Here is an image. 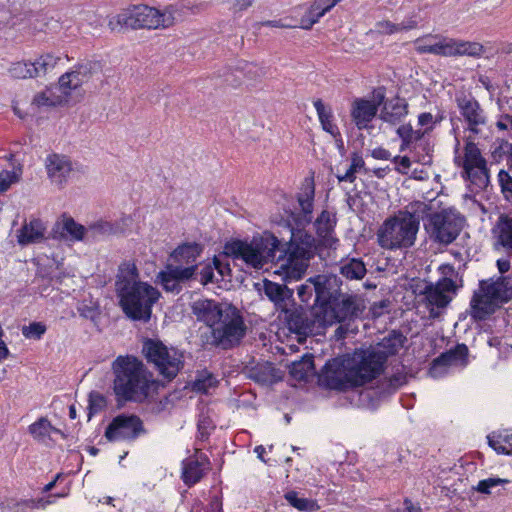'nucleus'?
<instances>
[{"mask_svg":"<svg viewBox=\"0 0 512 512\" xmlns=\"http://www.w3.org/2000/svg\"><path fill=\"white\" fill-rule=\"evenodd\" d=\"M456 101L469 130L475 134L479 133V126L486 123L484 111L480 104L474 98L467 96L458 97Z\"/></svg>","mask_w":512,"mask_h":512,"instance_id":"18","label":"nucleus"},{"mask_svg":"<svg viewBox=\"0 0 512 512\" xmlns=\"http://www.w3.org/2000/svg\"><path fill=\"white\" fill-rule=\"evenodd\" d=\"M143 421L137 415L121 414L112 419L104 436L109 441H131L145 434Z\"/></svg>","mask_w":512,"mask_h":512,"instance_id":"14","label":"nucleus"},{"mask_svg":"<svg viewBox=\"0 0 512 512\" xmlns=\"http://www.w3.org/2000/svg\"><path fill=\"white\" fill-rule=\"evenodd\" d=\"M467 178L479 189H485L489 184L488 168H472V170H464Z\"/></svg>","mask_w":512,"mask_h":512,"instance_id":"45","label":"nucleus"},{"mask_svg":"<svg viewBox=\"0 0 512 512\" xmlns=\"http://www.w3.org/2000/svg\"><path fill=\"white\" fill-rule=\"evenodd\" d=\"M208 469V459L202 453L185 459L182 469L183 482L188 486L198 483Z\"/></svg>","mask_w":512,"mask_h":512,"instance_id":"22","label":"nucleus"},{"mask_svg":"<svg viewBox=\"0 0 512 512\" xmlns=\"http://www.w3.org/2000/svg\"><path fill=\"white\" fill-rule=\"evenodd\" d=\"M512 299V276L501 275L496 279L482 280L471 299V316L477 320L486 319L501 303Z\"/></svg>","mask_w":512,"mask_h":512,"instance_id":"6","label":"nucleus"},{"mask_svg":"<svg viewBox=\"0 0 512 512\" xmlns=\"http://www.w3.org/2000/svg\"><path fill=\"white\" fill-rule=\"evenodd\" d=\"M88 74L87 67L81 66L77 70L65 73L60 77L57 88L61 91V96L64 97L65 102H67L70 92L80 87L88 79Z\"/></svg>","mask_w":512,"mask_h":512,"instance_id":"24","label":"nucleus"},{"mask_svg":"<svg viewBox=\"0 0 512 512\" xmlns=\"http://www.w3.org/2000/svg\"><path fill=\"white\" fill-rule=\"evenodd\" d=\"M314 279L315 277H310L305 283L298 286L297 294L302 302H308L313 294L316 295V281Z\"/></svg>","mask_w":512,"mask_h":512,"instance_id":"52","label":"nucleus"},{"mask_svg":"<svg viewBox=\"0 0 512 512\" xmlns=\"http://www.w3.org/2000/svg\"><path fill=\"white\" fill-rule=\"evenodd\" d=\"M19 180L14 171H3L0 173V192L7 191L10 186Z\"/></svg>","mask_w":512,"mask_h":512,"instance_id":"58","label":"nucleus"},{"mask_svg":"<svg viewBox=\"0 0 512 512\" xmlns=\"http://www.w3.org/2000/svg\"><path fill=\"white\" fill-rule=\"evenodd\" d=\"M113 390L118 400L142 402L155 381L142 361L130 355L118 356L112 363Z\"/></svg>","mask_w":512,"mask_h":512,"instance_id":"4","label":"nucleus"},{"mask_svg":"<svg viewBox=\"0 0 512 512\" xmlns=\"http://www.w3.org/2000/svg\"><path fill=\"white\" fill-rule=\"evenodd\" d=\"M383 367L384 351L380 347L360 348L329 360L319 375V382L335 390L359 387L380 375Z\"/></svg>","mask_w":512,"mask_h":512,"instance_id":"1","label":"nucleus"},{"mask_svg":"<svg viewBox=\"0 0 512 512\" xmlns=\"http://www.w3.org/2000/svg\"><path fill=\"white\" fill-rule=\"evenodd\" d=\"M425 229L439 243H452L463 228L464 219L453 210H442L427 216Z\"/></svg>","mask_w":512,"mask_h":512,"instance_id":"12","label":"nucleus"},{"mask_svg":"<svg viewBox=\"0 0 512 512\" xmlns=\"http://www.w3.org/2000/svg\"><path fill=\"white\" fill-rule=\"evenodd\" d=\"M284 497L292 507L302 512H314L320 508L315 500L300 497L295 491L287 492Z\"/></svg>","mask_w":512,"mask_h":512,"instance_id":"38","label":"nucleus"},{"mask_svg":"<svg viewBox=\"0 0 512 512\" xmlns=\"http://www.w3.org/2000/svg\"><path fill=\"white\" fill-rule=\"evenodd\" d=\"M174 15L171 10L163 12L146 5L135 6L126 14L118 16V22L132 29H158L168 28L174 24Z\"/></svg>","mask_w":512,"mask_h":512,"instance_id":"10","label":"nucleus"},{"mask_svg":"<svg viewBox=\"0 0 512 512\" xmlns=\"http://www.w3.org/2000/svg\"><path fill=\"white\" fill-rule=\"evenodd\" d=\"M157 282L167 292L178 294L182 290V285L178 283L173 277L169 276L167 270L165 269L158 273Z\"/></svg>","mask_w":512,"mask_h":512,"instance_id":"48","label":"nucleus"},{"mask_svg":"<svg viewBox=\"0 0 512 512\" xmlns=\"http://www.w3.org/2000/svg\"><path fill=\"white\" fill-rule=\"evenodd\" d=\"M263 293L273 302L277 310L284 313L288 312V307L292 302L293 290L286 285L265 279L263 281Z\"/></svg>","mask_w":512,"mask_h":512,"instance_id":"20","label":"nucleus"},{"mask_svg":"<svg viewBox=\"0 0 512 512\" xmlns=\"http://www.w3.org/2000/svg\"><path fill=\"white\" fill-rule=\"evenodd\" d=\"M317 235L323 240L324 244L331 245L332 233L336 225L335 214L327 210H323L315 221Z\"/></svg>","mask_w":512,"mask_h":512,"instance_id":"30","label":"nucleus"},{"mask_svg":"<svg viewBox=\"0 0 512 512\" xmlns=\"http://www.w3.org/2000/svg\"><path fill=\"white\" fill-rule=\"evenodd\" d=\"M364 164L363 158L357 153H354L351 157V164L349 168L344 173H340L338 171L336 174L337 179L339 182L345 181L352 183L356 179V173L364 167Z\"/></svg>","mask_w":512,"mask_h":512,"instance_id":"41","label":"nucleus"},{"mask_svg":"<svg viewBox=\"0 0 512 512\" xmlns=\"http://www.w3.org/2000/svg\"><path fill=\"white\" fill-rule=\"evenodd\" d=\"M313 356L306 354L299 361H294L290 366V375L298 380H306L310 375L314 374Z\"/></svg>","mask_w":512,"mask_h":512,"instance_id":"32","label":"nucleus"},{"mask_svg":"<svg viewBox=\"0 0 512 512\" xmlns=\"http://www.w3.org/2000/svg\"><path fill=\"white\" fill-rule=\"evenodd\" d=\"M316 281V307L315 309H325L334 299L340 296L342 281L336 275H317Z\"/></svg>","mask_w":512,"mask_h":512,"instance_id":"16","label":"nucleus"},{"mask_svg":"<svg viewBox=\"0 0 512 512\" xmlns=\"http://www.w3.org/2000/svg\"><path fill=\"white\" fill-rule=\"evenodd\" d=\"M197 268V265L184 266L179 263H169L166 265L165 270H167L169 276L173 277L178 283L182 285L183 283L193 278Z\"/></svg>","mask_w":512,"mask_h":512,"instance_id":"37","label":"nucleus"},{"mask_svg":"<svg viewBox=\"0 0 512 512\" xmlns=\"http://www.w3.org/2000/svg\"><path fill=\"white\" fill-rule=\"evenodd\" d=\"M468 356V348L465 344H458L455 348L442 353L440 356L433 360V368L438 366H451L466 363Z\"/></svg>","mask_w":512,"mask_h":512,"instance_id":"29","label":"nucleus"},{"mask_svg":"<svg viewBox=\"0 0 512 512\" xmlns=\"http://www.w3.org/2000/svg\"><path fill=\"white\" fill-rule=\"evenodd\" d=\"M117 230V225L108 221L100 220L88 226L87 235L92 238H98L115 234Z\"/></svg>","mask_w":512,"mask_h":512,"instance_id":"40","label":"nucleus"},{"mask_svg":"<svg viewBox=\"0 0 512 512\" xmlns=\"http://www.w3.org/2000/svg\"><path fill=\"white\" fill-rule=\"evenodd\" d=\"M115 290L119 305L129 319L144 323L150 320L152 307L158 301L160 292L139 280L135 264L125 262L119 266Z\"/></svg>","mask_w":512,"mask_h":512,"instance_id":"3","label":"nucleus"},{"mask_svg":"<svg viewBox=\"0 0 512 512\" xmlns=\"http://www.w3.org/2000/svg\"><path fill=\"white\" fill-rule=\"evenodd\" d=\"M45 230L46 227L40 219L25 221L17 233L18 243L24 246L41 242L45 238Z\"/></svg>","mask_w":512,"mask_h":512,"instance_id":"23","label":"nucleus"},{"mask_svg":"<svg viewBox=\"0 0 512 512\" xmlns=\"http://www.w3.org/2000/svg\"><path fill=\"white\" fill-rule=\"evenodd\" d=\"M319 121L324 131L336 137L339 135L337 126L333 123V113L330 107L325 106L321 99L314 101Z\"/></svg>","mask_w":512,"mask_h":512,"instance_id":"33","label":"nucleus"},{"mask_svg":"<svg viewBox=\"0 0 512 512\" xmlns=\"http://www.w3.org/2000/svg\"><path fill=\"white\" fill-rule=\"evenodd\" d=\"M509 483L508 479L502 478H487L478 482V484L473 487V489L479 493L491 495L493 493V489L499 485H504Z\"/></svg>","mask_w":512,"mask_h":512,"instance_id":"49","label":"nucleus"},{"mask_svg":"<svg viewBox=\"0 0 512 512\" xmlns=\"http://www.w3.org/2000/svg\"><path fill=\"white\" fill-rule=\"evenodd\" d=\"M106 407V398L99 392L92 391L89 394L90 413H97Z\"/></svg>","mask_w":512,"mask_h":512,"instance_id":"57","label":"nucleus"},{"mask_svg":"<svg viewBox=\"0 0 512 512\" xmlns=\"http://www.w3.org/2000/svg\"><path fill=\"white\" fill-rule=\"evenodd\" d=\"M278 373L279 371L268 362L258 363L246 371L249 379L261 385H271L279 381L281 377Z\"/></svg>","mask_w":512,"mask_h":512,"instance_id":"26","label":"nucleus"},{"mask_svg":"<svg viewBox=\"0 0 512 512\" xmlns=\"http://www.w3.org/2000/svg\"><path fill=\"white\" fill-rule=\"evenodd\" d=\"M407 382V373L403 365H398L395 372L386 377V392L391 389L395 391Z\"/></svg>","mask_w":512,"mask_h":512,"instance_id":"46","label":"nucleus"},{"mask_svg":"<svg viewBox=\"0 0 512 512\" xmlns=\"http://www.w3.org/2000/svg\"><path fill=\"white\" fill-rule=\"evenodd\" d=\"M278 246V239L272 235L253 237L251 241L235 239L224 245L223 253L234 261L259 270L275 259Z\"/></svg>","mask_w":512,"mask_h":512,"instance_id":"5","label":"nucleus"},{"mask_svg":"<svg viewBox=\"0 0 512 512\" xmlns=\"http://www.w3.org/2000/svg\"><path fill=\"white\" fill-rule=\"evenodd\" d=\"M313 197H314V187H309L306 191L299 195L298 202L305 214H311L313 210Z\"/></svg>","mask_w":512,"mask_h":512,"instance_id":"56","label":"nucleus"},{"mask_svg":"<svg viewBox=\"0 0 512 512\" xmlns=\"http://www.w3.org/2000/svg\"><path fill=\"white\" fill-rule=\"evenodd\" d=\"M340 273L347 279H362L366 274L364 263L359 259H350L340 267Z\"/></svg>","mask_w":512,"mask_h":512,"instance_id":"39","label":"nucleus"},{"mask_svg":"<svg viewBox=\"0 0 512 512\" xmlns=\"http://www.w3.org/2000/svg\"><path fill=\"white\" fill-rule=\"evenodd\" d=\"M384 101V92L381 89L375 91L372 100L356 98L352 102L351 117L359 129L367 127L368 123L376 116L378 106Z\"/></svg>","mask_w":512,"mask_h":512,"instance_id":"15","label":"nucleus"},{"mask_svg":"<svg viewBox=\"0 0 512 512\" xmlns=\"http://www.w3.org/2000/svg\"><path fill=\"white\" fill-rule=\"evenodd\" d=\"M60 60L61 58L59 56H56L52 53H44L40 55L34 62H31V71L34 72L35 77L46 75L56 67Z\"/></svg>","mask_w":512,"mask_h":512,"instance_id":"34","label":"nucleus"},{"mask_svg":"<svg viewBox=\"0 0 512 512\" xmlns=\"http://www.w3.org/2000/svg\"><path fill=\"white\" fill-rule=\"evenodd\" d=\"M47 175L51 182L62 188L72 172V162L65 155L51 154L45 160Z\"/></svg>","mask_w":512,"mask_h":512,"instance_id":"17","label":"nucleus"},{"mask_svg":"<svg viewBox=\"0 0 512 512\" xmlns=\"http://www.w3.org/2000/svg\"><path fill=\"white\" fill-rule=\"evenodd\" d=\"M202 246L198 243H185L177 247L173 253L171 254V258L175 263H179L182 265H196L195 262L197 258L202 253Z\"/></svg>","mask_w":512,"mask_h":512,"instance_id":"28","label":"nucleus"},{"mask_svg":"<svg viewBox=\"0 0 512 512\" xmlns=\"http://www.w3.org/2000/svg\"><path fill=\"white\" fill-rule=\"evenodd\" d=\"M254 0H230L234 12H241L246 10L253 4Z\"/></svg>","mask_w":512,"mask_h":512,"instance_id":"63","label":"nucleus"},{"mask_svg":"<svg viewBox=\"0 0 512 512\" xmlns=\"http://www.w3.org/2000/svg\"><path fill=\"white\" fill-rule=\"evenodd\" d=\"M408 114V103L405 98L396 94L389 101L386 100V122L396 123Z\"/></svg>","mask_w":512,"mask_h":512,"instance_id":"31","label":"nucleus"},{"mask_svg":"<svg viewBox=\"0 0 512 512\" xmlns=\"http://www.w3.org/2000/svg\"><path fill=\"white\" fill-rule=\"evenodd\" d=\"M442 279L435 284H429L423 291V302L429 309L430 317L437 318L441 314V309H444L452 300V296L458 289L457 283L451 278L454 274V269L451 266L443 268Z\"/></svg>","mask_w":512,"mask_h":512,"instance_id":"11","label":"nucleus"},{"mask_svg":"<svg viewBox=\"0 0 512 512\" xmlns=\"http://www.w3.org/2000/svg\"><path fill=\"white\" fill-rule=\"evenodd\" d=\"M65 102L63 96H58L53 93L52 89L36 94L33 98L32 105L37 107L42 106H57Z\"/></svg>","mask_w":512,"mask_h":512,"instance_id":"43","label":"nucleus"},{"mask_svg":"<svg viewBox=\"0 0 512 512\" xmlns=\"http://www.w3.org/2000/svg\"><path fill=\"white\" fill-rule=\"evenodd\" d=\"M201 283L206 285L214 281V268L211 265H206L200 272Z\"/></svg>","mask_w":512,"mask_h":512,"instance_id":"62","label":"nucleus"},{"mask_svg":"<svg viewBox=\"0 0 512 512\" xmlns=\"http://www.w3.org/2000/svg\"><path fill=\"white\" fill-rule=\"evenodd\" d=\"M417 27V21L410 19L406 22H402L400 24L391 23L386 21V35H391L394 33H399L403 31H409Z\"/></svg>","mask_w":512,"mask_h":512,"instance_id":"55","label":"nucleus"},{"mask_svg":"<svg viewBox=\"0 0 512 512\" xmlns=\"http://www.w3.org/2000/svg\"><path fill=\"white\" fill-rule=\"evenodd\" d=\"M463 167L464 170L487 167L486 160L482 157L480 149L473 142H469L465 146Z\"/></svg>","mask_w":512,"mask_h":512,"instance_id":"36","label":"nucleus"},{"mask_svg":"<svg viewBox=\"0 0 512 512\" xmlns=\"http://www.w3.org/2000/svg\"><path fill=\"white\" fill-rule=\"evenodd\" d=\"M142 353L158 374L168 381L174 379L184 367L183 353L174 347L166 346L160 340L145 339Z\"/></svg>","mask_w":512,"mask_h":512,"instance_id":"9","label":"nucleus"},{"mask_svg":"<svg viewBox=\"0 0 512 512\" xmlns=\"http://www.w3.org/2000/svg\"><path fill=\"white\" fill-rule=\"evenodd\" d=\"M495 246L502 247L509 255H512V217L501 215L493 229Z\"/></svg>","mask_w":512,"mask_h":512,"instance_id":"25","label":"nucleus"},{"mask_svg":"<svg viewBox=\"0 0 512 512\" xmlns=\"http://www.w3.org/2000/svg\"><path fill=\"white\" fill-rule=\"evenodd\" d=\"M485 51V47L479 42L451 38V57L468 56L480 58Z\"/></svg>","mask_w":512,"mask_h":512,"instance_id":"27","label":"nucleus"},{"mask_svg":"<svg viewBox=\"0 0 512 512\" xmlns=\"http://www.w3.org/2000/svg\"><path fill=\"white\" fill-rule=\"evenodd\" d=\"M415 49L420 54L451 57V38L429 34L415 40Z\"/></svg>","mask_w":512,"mask_h":512,"instance_id":"19","label":"nucleus"},{"mask_svg":"<svg viewBox=\"0 0 512 512\" xmlns=\"http://www.w3.org/2000/svg\"><path fill=\"white\" fill-rule=\"evenodd\" d=\"M61 232L60 236L67 238L70 237L71 240L80 241L83 240L85 235H87V228L83 225L77 223L71 217H64L61 223Z\"/></svg>","mask_w":512,"mask_h":512,"instance_id":"35","label":"nucleus"},{"mask_svg":"<svg viewBox=\"0 0 512 512\" xmlns=\"http://www.w3.org/2000/svg\"><path fill=\"white\" fill-rule=\"evenodd\" d=\"M51 431H58L55 429L50 421L42 417L38 421L29 426V433L37 440H42L50 435Z\"/></svg>","mask_w":512,"mask_h":512,"instance_id":"44","label":"nucleus"},{"mask_svg":"<svg viewBox=\"0 0 512 512\" xmlns=\"http://www.w3.org/2000/svg\"><path fill=\"white\" fill-rule=\"evenodd\" d=\"M340 1L341 0H315L309 8L310 14L314 15L319 20Z\"/></svg>","mask_w":512,"mask_h":512,"instance_id":"50","label":"nucleus"},{"mask_svg":"<svg viewBox=\"0 0 512 512\" xmlns=\"http://www.w3.org/2000/svg\"><path fill=\"white\" fill-rule=\"evenodd\" d=\"M398 135L403 140L404 144H408L413 141L414 130L410 125H402L397 129Z\"/></svg>","mask_w":512,"mask_h":512,"instance_id":"59","label":"nucleus"},{"mask_svg":"<svg viewBox=\"0 0 512 512\" xmlns=\"http://www.w3.org/2000/svg\"><path fill=\"white\" fill-rule=\"evenodd\" d=\"M498 180L501 187V191L505 197V199L511 201L512 200V175L505 171L500 170L498 174Z\"/></svg>","mask_w":512,"mask_h":512,"instance_id":"53","label":"nucleus"},{"mask_svg":"<svg viewBox=\"0 0 512 512\" xmlns=\"http://www.w3.org/2000/svg\"><path fill=\"white\" fill-rule=\"evenodd\" d=\"M286 314V321L288 324V328L299 335H308L315 331V327L321 328L319 326V322L317 321L315 311L313 312L314 318L311 319L308 317V314L302 309H289Z\"/></svg>","mask_w":512,"mask_h":512,"instance_id":"21","label":"nucleus"},{"mask_svg":"<svg viewBox=\"0 0 512 512\" xmlns=\"http://www.w3.org/2000/svg\"><path fill=\"white\" fill-rule=\"evenodd\" d=\"M488 443L497 453L512 455V447L507 448L499 439L488 437Z\"/></svg>","mask_w":512,"mask_h":512,"instance_id":"60","label":"nucleus"},{"mask_svg":"<svg viewBox=\"0 0 512 512\" xmlns=\"http://www.w3.org/2000/svg\"><path fill=\"white\" fill-rule=\"evenodd\" d=\"M407 342V337L398 330H392L386 337V358L396 355Z\"/></svg>","mask_w":512,"mask_h":512,"instance_id":"42","label":"nucleus"},{"mask_svg":"<svg viewBox=\"0 0 512 512\" xmlns=\"http://www.w3.org/2000/svg\"><path fill=\"white\" fill-rule=\"evenodd\" d=\"M425 206L416 204L386 220V247L398 248L413 245L419 222L424 221Z\"/></svg>","mask_w":512,"mask_h":512,"instance_id":"8","label":"nucleus"},{"mask_svg":"<svg viewBox=\"0 0 512 512\" xmlns=\"http://www.w3.org/2000/svg\"><path fill=\"white\" fill-rule=\"evenodd\" d=\"M216 384V378L212 374L204 372L195 379L193 388L196 391L207 393L209 388L215 387Z\"/></svg>","mask_w":512,"mask_h":512,"instance_id":"51","label":"nucleus"},{"mask_svg":"<svg viewBox=\"0 0 512 512\" xmlns=\"http://www.w3.org/2000/svg\"><path fill=\"white\" fill-rule=\"evenodd\" d=\"M192 314L211 328L210 344L228 349L246 334L241 312L232 304L212 299H198L191 305Z\"/></svg>","mask_w":512,"mask_h":512,"instance_id":"2","label":"nucleus"},{"mask_svg":"<svg viewBox=\"0 0 512 512\" xmlns=\"http://www.w3.org/2000/svg\"><path fill=\"white\" fill-rule=\"evenodd\" d=\"M361 310L360 299L355 295L341 293L325 309H315L319 326H329L349 320Z\"/></svg>","mask_w":512,"mask_h":512,"instance_id":"13","label":"nucleus"},{"mask_svg":"<svg viewBox=\"0 0 512 512\" xmlns=\"http://www.w3.org/2000/svg\"><path fill=\"white\" fill-rule=\"evenodd\" d=\"M394 160H395V164H396V170L402 174H406L410 167V164H411L410 159L408 157L404 156V157L400 158L399 160L397 157H395Z\"/></svg>","mask_w":512,"mask_h":512,"instance_id":"64","label":"nucleus"},{"mask_svg":"<svg viewBox=\"0 0 512 512\" xmlns=\"http://www.w3.org/2000/svg\"><path fill=\"white\" fill-rule=\"evenodd\" d=\"M315 238L303 230L292 232L291 239L277 262L285 270L288 278L299 279L309 266V261L316 253Z\"/></svg>","mask_w":512,"mask_h":512,"instance_id":"7","label":"nucleus"},{"mask_svg":"<svg viewBox=\"0 0 512 512\" xmlns=\"http://www.w3.org/2000/svg\"><path fill=\"white\" fill-rule=\"evenodd\" d=\"M45 332L46 326L41 322H33L22 328V334L30 339H40Z\"/></svg>","mask_w":512,"mask_h":512,"instance_id":"54","label":"nucleus"},{"mask_svg":"<svg viewBox=\"0 0 512 512\" xmlns=\"http://www.w3.org/2000/svg\"><path fill=\"white\" fill-rule=\"evenodd\" d=\"M31 62H16L9 68V74L15 79L34 78V72L31 71Z\"/></svg>","mask_w":512,"mask_h":512,"instance_id":"47","label":"nucleus"},{"mask_svg":"<svg viewBox=\"0 0 512 512\" xmlns=\"http://www.w3.org/2000/svg\"><path fill=\"white\" fill-rule=\"evenodd\" d=\"M441 117H434L431 113H422L418 117V123L421 126H429L432 128L433 124L439 122Z\"/></svg>","mask_w":512,"mask_h":512,"instance_id":"61","label":"nucleus"}]
</instances>
